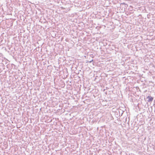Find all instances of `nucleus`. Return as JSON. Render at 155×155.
I'll use <instances>...</instances> for the list:
<instances>
[{
	"label": "nucleus",
	"instance_id": "1",
	"mask_svg": "<svg viewBox=\"0 0 155 155\" xmlns=\"http://www.w3.org/2000/svg\"><path fill=\"white\" fill-rule=\"evenodd\" d=\"M147 98L148 99V102H151L153 100V98L151 96H148L147 97Z\"/></svg>",
	"mask_w": 155,
	"mask_h": 155
}]
</instances>
